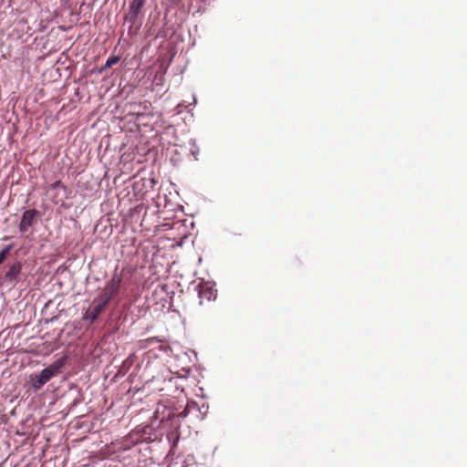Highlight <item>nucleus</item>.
<instances>
[{
  "label": "nucleus",
  "mask_w": 467,
  "mask_h": 467,
  "mask_svg": "<svg viewBox=\"0 0 467 467\" xmlns=\"http://www.w3.org/2000/svg\"><path fill=\"white\" fill-rule=\"evenodd\" d=\"M153 342H161L160 339H158L157 337H149L147 339H143V340H140L139 341V345H140V348H146L149 347L150 344L153 343Z\"/></svg>",
  "instance_id": "nucleus-8"
},
{
  "label": "nucleus",
  "mask_w": 467,
  "mask_h": 467,
  "mask_svg": "<svg viewBox=\"0 0 467 467\" xmlns=\"http://www.w3.org/2000/svg\"><path fill=\"white\" fill-rule=\"evenodd\" d=\"M58 187H63V184H62V182L60 181H57V182H53L50 185L51 189H56V188H58Z\"/></svg>",
  "instance_id": "nucleus-11"
},
{
  "label": "nucleus",
  "mask_w": 467,
  "mask_h": 467,
  "mask_svg": "<svg viewBox=\"0 0 467 467\" xmlns=\"http://www.w3.org/2000/svg\"><path fill=\"white\" fill-rule=\"evenodd\" d=\"M119 61L118 57H109L104 66V68L111 67Z\"/></svg>",
  "instance_id": "nucleus-10"
},
{
  "label": "nucleus",
  "mask_w": 467,
  "mask_h": 467,
  "mask_svg": "<svg viewBox=\"0 0 467 467\" xmlns=\"http://www.w3.org/2000/svg\"><path fill=\"white\" fill-rule=\"evenodd\" d=\"M198 296L200 298V304L202 305L204 301H212L216 298V290H214L209 284H200L198 285Z\"/></svg>",
  "instance_id": "nucleus-5"
},
{
  "label": "nucleus",
  "mask_w": 467,
  "mask_h": 467,
  "mask_svg": "<svg viewBox=\"0 0 467 467\" xmlns=\"http://www.w3.org/2000/svg\"><path fill=\"white\" fill-rule=\"evenodd\" d=\"M37 211L35 209L26 210L22 215L21 222L19 223V231L21 233H26L29 228L34 224Z\"/></svg>",
  "instance_id": "nucleus-4"
},
{
  "label": "nucleus",
  "mask_w": 467,
  "mask_h": 467,
  "mask_svg": "<svg viewBox=\"0 0 467 467\" xmlns=\"http://www.w3.org/2000/svg\"><path fill=\"white\" fill-rule=\"evenodd\" d=\"M12 249V245H7L5 249L0 252V265L6 259Z\"/></svg>",
  "instance_id": "nucleus-9"
},
{
  "label": "nucleus",
  "mask_w": 467,
  "mask_h": 467,
  "mask_svg": "<svg viewBox=\"0 0 467 467\" xmlns=\"http://www.w3.org/2000/svg\"><path fill=\"white\" fill-rule=\"evenodd\" d=\"M146 0H132L130 5V10L126 16V19L130 22L131 24H134L137 20L142 7L145 5Z\"/></svg>",
  "instance_id": "nucleus-6"
},
{
  "label": "nucleus",
  "mask_w": 467,
  "mask_h": 467,
  "mask_svg": "<svg viewBox=\"0 0 467 467\" xmlns=\"http://www.w3.org/2000/svg\"><path fill=\"white\" fill-rule=\"evenodd\" d=\"M21 271H22V264L20 262H16L9 266L7 272L5 275V279L8 282L13 283V282L16 281Z\"/></svg>",
  "instance_id": "nucleus-7"
},
{
  "label": "nucleus",
  "mask_w": 467,
  "mask_h": 467,
  "mask_svg": "<svg viewBox=\"0 0 467 467\" xmlns=\"http://www.w3.org/2000/svg\"><path fill=\"white\" fill-rule=\"evenodd\" d=\"M59 368L60 365L52 364L49 367L44 368L38 375H36L31 379L32 387L36 390L40 389L47 381L51 379V378L58 373Z\"/></svg>",
  "instance_id": "nucleus-2"
},
{
  "label": "nucleus",
  "mask_w": 467,
  "mask_h": 467,
  "mask_svg": "<svg viewBox=\"0 0 467 467\" xmlns=\"http://www.w3.org/2000/svg\"><path fill=\"white\" fill-rule=\"evenodd\" d=\"M107 305L108 304L99 296L96 297L92 301L91 306L84 313L83 320H88L90 323H94Z\"/></svg>",
  "instance_id": "nucleus-3"
},
{
  "label": "nucleus",
  "mask_w": 467,
  "mask_h": 467,
  "mask_svg": "<svg viewBox=\"0 0 467 467\" xmlns=\"http://www.w3.org/2000/svg\"><path fill=\"white\" fill-rule=\"evenodd\" d=\"M122 283V275L115 272L110 279L106 282L99 297L109 304L110 300L119 294Z\"/></svg>",
  "instance_id": "nucleus-1"
}]
</instances>
